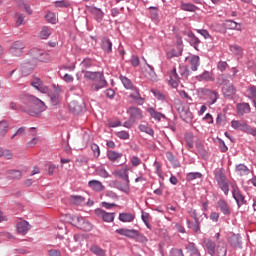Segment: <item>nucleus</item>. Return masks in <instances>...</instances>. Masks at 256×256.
<instances>
[{
	"label": "nucleus",
	"mask_w": 256,
	"mask_h": 256,
	"mask_svg": "<svg viewBox=\"0 0 256 256\" xmlns=\"http://www.w3.org/2000/svg\"><path fill=\"white\" fill-rule=\"evenodd\" d=\"M20 99L24 103L22 111L31 117H40L41 113L47 111V104L34 95L23 93L20 95Z\"/></svg>",
	"instance_id": "f257e3e1"
},
{
	"label": "nucleus",
	"mask_w": 256,
	"mask_h": 256,
	"mask_svg": "<svg viewBox=\"0 0 256 256\" xmlns=\"http://www.w3.org/2000/svg\"><path fill=\"white\" fill-rule=\"evenodd\" d=\"M52 89L48 88V92H46V95H48V97L50 98V105H52V107H59L61 105V101H63V96H61V88L54 84L52 86Z\"/></svg>",
	"instance_id": "f03ea898"
},
{
	"label": "nucleus",
	"mask_w": 256,
	"mask_h": 256,
	"mask_svg": "<svg viewBox=\"0 0 256 256\" xmlns=\"http://www.w3.org/2000/svg\"><path fill=\"white\" fill-rule=\"evenodd\" d=\"M231 127L238 131H243L244 133H248V135H253V137H256V129L249 126L245 121L232 120Z\"/></svg>",
	"instance_id": "7ed1b4c3"
},
{
	"label": "nucleus",
	"mask_w": 256,
	"mask_h": 256,
	"mask_svg": "<svg viewBox=\"0 0 256 256\" xmlns=\"http://www.w3.org/2000/svg\"><path fill=\"white\" fill-rule=\"evenodd\" d=\"M215 179L218 184L219 189L223 191L224 195H229V180L223 171L219 170L215 174Z\"/></svg>",
	"instance_id": "20e7f679"
},
{
	"label": "nucleus",
	"mask_w": 256,
	"mask_h": 256,
	"mask_svg": "<svg viewBox=\"0 0 256 256\" xmlns=\"http://www.w3.org/2000/svg\"><path fill=\"white\" fill-rule=\"evenodd\" d=\"M23 49H25V43L18 40L12 43L9 53L10 55H13V57H21L23 55Z\"/></svg>",
	"instance_id": "39448f33"
},
{
	"label": "nucleus",
	"mask_w": 256,
	"mask_h": 256,
	"mask_svg": "<svg viewBox=\"0 0 256 256\" xmlns=\"http://www.w3.org/2000/svg\"><path fill=\"white\" fill-rule=\"evenodd\" d=\"M116 233H118V235H122L123 237H127L128 239H137V237L141 235L138 230L127 228L117 229Z\"/></svg>",
	"instance_id": "423d86ee"
},
{
	"label": "nucleus",
	"mask_w": 256,
	"mask_h": 256,
	"mask_svg": "<svg viewBox=\"0 0 256 256\" xmlns=\"http://www.w3.org/2000/svg\"><path fill=\"white\" fill-rule=\"evenodd\" d=\"M202 95H206L210 99L208 105H215L217 103V99H219V93L215 90H211L208 88H203L201 90Z\"/></svg>",
	"instance_id": "0eeeda50"
},
{
	"label": "nucleus",
	"mask_w": 256,
	"mask_h": 256,
	"mask_svg": "<svg viewBox=\"0 0 256 256\" xmlns=\"http://www.w3.org/2000/svg\"><path fill=\"white\" fill-rule=\"evenodd\" d=\"M232 189V195L238 207H241V205H245V196L241 194V190H239V187H237V185L235 184H232Z\"/></svg>",
	"instance_id": "6e6552de"
},
{
	"label": "nucleus",
	"mask_w": 256,
	"mask_h": 256,
	"mask_svg": "<svg viewBox=\"0 0 256 256\" xmlns=\"http://www.w3.org/2000/svg\"><path fill=\"white\" fill-rule=\"evenodd\" d=\"M95 213H96L97 217H100L106 223H113V221L115 219V213L106 212L105 210H103L101 208L96 209Z\"/></svg>",
	"instance_id": "1a4fd4ad"
},
{
	"label": "nucleus",
	"mask_w": 256,
	"mask_h": 256,
	"mask_svg": "<svg viewBox=\"0 0 256 256\" xmlns=\"http://www.w3.org/2000/svg\"><path fill=\"white\" fill-rule=\"evenodd\" d=\"M29 53H30L31 57L36 59V61L45 62V61H47V59H49V55L47 53L43 52V50H40L39 48H33L32 50H30Z\"/></svg>",
	"instance_id": "9d476101"
},
{
	"label": "nucleus",
	"mask_w": 256,
	"mask_h": 256,
	"mask_svg": "<svg viewBox=\"0 0 256 256\" xmlns=\"http://www.w3.org/2000/svg\"><path fill=\"white\" fill-rule=\"evenodd\" d=\"M35 67H37V63H35V61H24L21 67L22 74L24 76L31 75Z\"/></svg>",
	"instance_id": "9b49d317"
},
{
	"label": "nucleus",
	"mask_w": 256,
	"mask_h": 256,
	"mask_svg": "<svg viewBox=\"0 0 256 256\" xmlns=\"http://www.w3.org/2000/svg\"><path fill=\"white\" fill-rule=\"evenodd\" d=\"M142 73L149 81H157V74L151 65L146 64V66L142 68Z\"/></svg>",
	"instance_id": "f8f14e48"
},
{
	"label": "nucleus",
	"mask_w": 256,
	"mask_h": 256,
	"mask_svg": "<svg viewBox=\"0 0 256 256\" xmlns=\"http://www.w3.org/2000/svg\"><path fill=\"white\" fill-rule=\"evenodd\" d=\"M32 87L37 89V91H40V93H49V87L43 85V81H41V78H34L31 82Z\"/></svg>",
	"instance_id": "ddd939ff"
},
{
	"label": "nucleus",
	"mask_w": 256,
	"mask_h": 256,
	"mask_svg": "<svg viewBox=\"0 0 256 256\" xmlns=\"http://www.w3.org/2000/svg\"><path fill=\"white\" fill-rule=\"evenodd\" d=\"M16 229L20 235H27V233H29V229H31V226L29 225V222L22 220L17 223Z\"/></svg>",
	"instance_id": "4468645a"
},
{
	"label": "nucleus",
	"mask_w": 256,
	"mask_h": 256,
	"mask_svg": "<svg viewBox=\"0 0 256 256\" xmlns=\"http://www.w3.org/2000/svg\"><path fill=\"white\" fill-rule=\"evenodd\" d=\"M187 63L190 65L192 71H197L199 65H201L200 58L197 55H192L186 58Z\"/></svg>",
	"instance_id": "2eb2a0df"
},
{
	"label": "nucleus",
	"mask_w": 256,
	"mask_h": 256,
	"mask_svg": "<svg viewBox=\"0 0 256 256\" xmlns=\"http://www.w3.org/2000/svg\"><path fill=\"white\" fill-rule=\"evenodd\" d=\"M237 93V88L232 83L226 84L222 87V95L224 97H233Z\"/></svg>",
	"instance_id": "dca6fc26"
},
{
	"label": "nucleus",
	"mask_w": 256,
	"mask_h": 256,
	"mask_svg": "<svg viewBox=\"0 0 256 256\" xmlns=\"http://www.w3.org/2000/svg\"><path fill=\"white\" fill-rule=\"evenodd\" d=\"M69 111L73 113V115H81V113H83V104H79L77 101H72L69 104Z\"/></svg>",
	"instance_id": "f3484780"
},
{
	"label": "nucleus",
	"mask_w": 256,
	"mask_h": 256,
	"mask_svg": "<svg viewBox=\"0 0 256 256\" xmlns=\"http://www.w3.org/2000/svg\"><path fill=\"white\" fill-rule=\"evenodd\" d=\"M131 121H137L143 118V111L137 107H132L129 109Z\"/></svg>",
	"instance_id": "a211bd4d"
},
{
	"label": "nucleus",
	"mask_w": 256,
	"mask_h": 256,
	"mask_svg": "<svg viewBox=\"0 0 256 256\" xmlns=\"http://www.w3.org/2000/svg\"><path fill=\"white\" fill-rule=\"evenodd\" d=\"M88 187L92 189V191H97L98 193L101 191H105V186L99 180H91L88 182Z\"/></svg>",
	"instance_id": "6ab92c4d"
},
{
	"label": "nucleus",
	"mask_w": 256,
	"mask_h": 256,
	"mask_svg": "<svg viewBox=\"0 0 256 256\" xmlns=\"http://www.w3.org/2000/svg\"><path fill=\"white\" fill-rule=\"evenodd\" d=\"M217 206L218 209H220L221 213H223V215H231V208L229 207L227 201L220 199L217 202Z\"/></svg>",
	"instance_id": "aec40b11"
},
{
	"label": "nucleus",
	"mask_w": 256,
	"mask_h": 256,
	"mask_svg": "<svg viewBox=\"0 0 256 256\" xmlns=\"http://www.w3.org/2000/svg\"><path fill=\"white\" fill-rule=\"evenodd\" d=\"M236 109H237L238 115H241V116L247 113H251V106L249 105V103H245V102L239 103L237 104Z\"/></svg>",
	"instance_id": "412c9836"
},
{
	"label": "nucleus",
	"mask_w": 256,
	"mask_h": 256,
	"mask_svg": "<svg viewBox=\"0 0 256 256\" xmlns=\"http://www.w3.org/2000/svg\"><path fill=\"white\" fill-rule=\"evenodd\" d=\"M169 84L175 88L179 87V75L177 74V69L173 68L170 72Z\"/></svg>",
	"instance_id": "4be33fe9"
},
{
	"label": "nucleus",
	"mask_w": 256,
	"mask_h": 256,
	"mask_svg": "<svg viewBox=\"0 0 256 256\" xmlns=\"http://www.w3.org/2000/svg\"><path fill=\"white\" fill-rule=\"evenodd\" d=\"M147 112L149 113L150 117H152V119H154L155 121H161V119H165L164 114L161 112H157V110H155V108L153 107H149L147 109Z\"/></svg>",
	"instance_id": "5701e85b"
},
{
	"label": "nucleus",
	"mask_w": 256,
	"mask_h": 256,
	"mask_svg": "<svg viewBox=\"0 0 256 256\" xmlns=\"http://www.w3.org/2000/svg\"><path fill=\"white\" fill-rule=\"evenodd\" d=\"M81 221H83V218L81 217L71 216L69 214L66 215V223H70V225H74V227L79 228Z\"/></svg>",
	"instance_id": "b1692460"
},
{
	"label": "nucleus",
	"mask_w": 256,
	"mask_h": 256,
	"mask_svg": "<svg viewBox=\"0 0 256 256\" xmlns=\"http://www.w3.org/2000/svg\"><path fill=\"white\" fill-rule=\"evenodd\" d=\"M135 220V215L131 213H120L119 221L122 223H132Z\"/></svg>",
	"instance_id": "393cba45"
},
{
	"label": "nucleus",
	"mask_w": 256,
	"mask_h": 256,
	"mask_svg": "<svg viewBox=\"0 0 256 256\" xmlns=\"http://www.w3.org/2000/svg\"><path fill=\"white\" fill-rule=\"evenodd\" d=\"M236 173L243 177L245 175H249V173H251V170L245 164H239L236 166Z\"/></svg>",
	"instance_id": "a878e982"
},
{
	"label": "nucleus",
	"mask_w": 256,
	"mask_h": 256,
	"mask_svg": "<svg viewBox=\"0 0 256 256\" xmlns=\"http://www.w3.org/2000/svg\"><path fill=\"white\" fill-rule=\"evenodd\" d=\"M9 133V122L6 120L0 121V137L3 138Z\"/></svg>",
	"instance_id": "bb28decb"
},
{
	"label": "nucleus",
	"mask_w": 256,
	"mask_h": 256,
	"mask_svg": "<svg viewBox=\"0 0 256 256\" xmlns=\"http://www.w3.org/2000/svg\"><path fill=\"white\" fill-rule=\"evenodd\" d=\"M204 245L208 250L209 255L211 256L215 255V247H216L215 242H213L212 240L206 239L204 240Z\"/></svg>",
	"instance_id": "cd10ccee"
},
{
	"label": "nucleus",
	"mask_w": 256,
	"mask_h": 256,
	"mask_svg": "<svg viewBox=\"0 0 256 256\" xmlns=\"http://www.w3.org/2000/svg\"><path fill=\"white\" fill-rule=\"evenodd\" d=\"M80 67H81L82 73H86L87 69H89L90 67H93V60H91V58H85L80 63Z\"/></svg>",
	"instance_id": "c85d7f7f"
},
{
	"label": "nucleus",
	"mask_w": 256,
	"mask_h": 256,
	"mask_svg": "<svg viewBox=\"0 0 256 256\" xmlns=\"http://www.w3.org/2000/svg\"><path fill=\"white\" fill-rule=\"evenodd\" d=\"M116 175L121 177L124 181H129V167L125 166L124 168L116 171Z\"/></svg>",
	"instance_id": "c756f323"
},
{
	"label": "nucleus",
	"mask_w": 256,
	"mask_h": 256,
	"mask_svg": "<svg viewBox=\"0 0 256 256\" xmlns=\"http://www.w3.org/2000/svg\"><path fill=\"white\" fill-rule=\"evenodd\" d=\"M51 28L47 27V26H43L41 31L38 34L39 39H49V37L51 36Z\"/></svg>",
	"instance_id": "7c9ffc66"
},
{
	"label": "nucleus",
	"mask_w": 256,
	"mask_h": 256,
	"mask_svg": "<svg viewBox=\"0 0 256 256\" xmlns=\"http://www.w3.org/2000/svg\"><path fill=\"white\" fill-rule=\"evenodd\" d=\"M117 189H119L123 193L129 194V192L131 191V188L129 186V180H124V182H120L117 185Z\"/></svg>",
	"instance_id": "2f4dec72"
},
{
	"label": "nucleus",
	"mask_w": 256,
	"mask_h": 256,
	"mask_svg": "<svg viewBox=\"0 0 256 256\" xmlns=\"http://www.w3.org/2000/svg\"><path fill=\"white\" fill-rule=\"evenodd\" d=\"M229 243L232 245V247H238V249H241V238L239 235H232L229 238Z\"/></svg>",
	"instance_id": "473e14b6"
},
{
	"label": "nucleus",
	"mask_w": 256,
	"mask_h": 256,
	"mask_svg": "<svg viewBox=\"0 0 256 256\" xmlns=\"http://www.w3.org/2000/svg\"><path fill=\"white\" fill-rule=\"evenodd\" d=\"M90 251L96 256H107L105 250L97 245L91 246Z\"/></svg>",
	"instance_id": "72a5a7b5"
},
{
	"label": "nucleus",
	"mask_w": 256,
	"mask_h": 256,
	"mask_svg": "<svg viewBox=\"0 0 256 256\" xmlns=\"http://www.w3.org/2000/svg\"><path fill=\"white\" fill-rule=\"evenodd\" d=\"M70 203L72 205H83V203H85V197L77 195L71 196Z\"/></svg>",
	"instance_id": "f704fd0d"
},
{
	"label": "nucleus",
	"mask_w": 256,
	"mask_h": 256,
	"mask_svg": "<svg viewBox=\"0 0 256 256\" xmlns=\"http://www.w3.org/2000/svg\"><path fill=\"white\" fill-rule=\"evenodd\" d=\"M107 157H108V159H109L110 161L115 162V161L121 159V157H123V154L118 153V152H115V151H113V150H110V151H108V153H107Z\"/></svg>",
	"instance_id": "c9c22d12"
},
{
	"label": "nucleus",
	"mask_w": 256,
	"mask_h": 256,
	"mask_svg": "<svg viewBox=\"0 0 256 256\" xmlns=\"http://www.w3.org/2000/svg\"><path fill=\"white\" fill-rule=\"evenodd\" d=\"M102 49L104 51H107V53H111V51L113 49V43H111V40L104 38L102 40Z\"/></svg>",
	"instance_id": "e433bc0d"
},
{
	"label": "nucleus",
	"mask_w": 256,
	"mask_h": 256,
	"mask_svg": "<svg viewBox=\"0 0 256 256\" xmlns=\"http://www.w3.org/2000/svg\"><path fill=\"white\" fill-rule=\"evenodd\" d=\"M78 229H81L82 231H91V229H93V225H91L89 221H85V219L82 218Z\"/></svg>",
	"instance_id": "4c0bfd02"
},
{
	"label": "nucleus",
	"mask_w": 256,
	"mask_h": 256,
	"mask_svg": "<svg viewBox=\"0 0 256 256\" xmlns=\"http://www.w3.org/2000/svg\"><path fill=\"white\" fill-rule=\"evenodd\" d=\"M8 179H21L22 174L19 170H9L6 173Z\"/></svg>",
	"instance_id": "58836bf2"
},
{
	"label": "nucleus",
	"mask_w": 256,
	"mask_h": 256,
	"mask_svg": "<svg viewBox=\"0 0 256 256\" xmlns=\"http://www.w3.org/2000/svg\"><path fill=\"white\" fill-rule=\"evenodd\" d=\"M91 13H93L96 21H103V16L105 15L103 11L99 8H92Z\"/></svg>",
	"instance_id": "ea45409f"
},
{
	"label": "nucleus",
	"mask_w": 256,
	"mask_h": 256,
	"mask_svg": "<svg viewBox=\"0 0 256 256\" xmlns=\"http://www.w3.org/2000/svg\"><path fill=\"white\" fill-rule=\"evenodd\" d=\"M180 9H182V11H190V12H195L197 11V6L191 4V3H182L180 6Z\"/></svg>",
	"instance_id": "a19ab883"
},
{
	"label": "nucleus",
	"mask_w": 256,
	"mask_h": 256,
	"mask_svg": "<svg viewBox=\"0 0 256 256\" xmlns=\"http://www.w3.org/2000/svg\"><path fill=\"white\" fill-rule=\"evenodd\" d=\"M187 250L189 251V253H191L194 256H201V254L199 253V249H197V246L195 245V243L188 244Z\"/></svg>",
	"instance_id": "79ce46f5"
},
{
	"label": "nucleus",
	"mask_w": 256,
	"mask_h": 256,
	"mask_svg": "<svg viewBox=\"0 0 256 256\" xmlns=\"http://www.w3.org/2000/svg\"><path fill=\"white\" fill-rule=\"evenodd\" d=\"M84 77L85 79H92V80H95L97 79L98 77H102V74L99 73V72H89V71H86L84 72Z\"/></svg>",
	"instance_id": "37998d69"
},
{
	"label": "nucleus",
	"mask_w": 256,
	"mask_h": 256,
	"mask_svg": "<svg viewBox=\"0 0 256 256\" xmlns=\"http://www.w3.org/2000/svg\"><path fill=\"white\" fill-rule=\"evenodd\" d=\"M187 225L189 229H192L194 233H201V224L194 223L191 224V220H187Z\"/></svg>",
	"instance_id": "c03bdc74"
},
{
	"label": "nucleus",
	"mask_w": 256,
	"mask_h": 256,
	"mask_svg": "<svg viewBox=\"0 0 256 256\" xmlns=\"http://www.w3.org/2000/svg\"><path fill=\"white\" fill-rule=\"evenodd\" d=\"M217 83L219 85H223V87H225V85H229V78L227 77V75L221 74L217 78Z\"/></svg>",
	"instance_id": "a18cd8bd"
},
{
	"label": "nucleus",
	"mask_w": 256,
	"mask_h": 256,
	"mask_svg": "<svg viewBox=\"0 0 256 256\" xmlns=\"http://www.w3.org/2000/svg\"><path fill=\"white\" fill-rule=\"evenodd\" d=\"M45 18H46V21L48 23H52V25H55V23H57V15H55V13L53 12H48Z\"/></svg>",
	"instance_id": "49530a36"
},
{
	"label": "nucleus",
	"mask_w": 256,
	"mask_h": 256,
	"mask_svg": "<svg viewBox=\"0 0 256 256\" xmlns=\"http://www.w3.org/2000/svg\"><path fill=\"white\" fill-rule=\"evenodd\" d=\"M200 78L202 79V81H211V82L215 81V76H213V73L208 71L204 72L200 76Z\"/></svg>",
	"instance_id": "de8ad7c7"
},
{
	"label": "nucleus",
	"mask_w": 256,
	"mask_h": 256,
	"mask_svg": "<svg viewBox=\"0 0 256 256\" xmlns=\"http://www.w3.org/2000/svg\"><path fill=\"white\" fill-rule=\"evenodd\" d=\"M121 81L125 87V89H134L135 86H133V82L129 80V78L125 76H121Z\"/></svg>",
	"instance_id": "09e8293b"
},
{
	"label": "nucleus",
	"mask_w": 256,
	"mask_h": 256,
	"mask_svg": "<svg viewBox=\"0 0 256 256\" xmlns=\"http://www.w3.org/2000/svg\"><path fill=\"white\" fill-rule=\"evenodd\" d=\"M106 85H107V81L100 79V81L98 83H94L92 85V89L94 91H99V89H103V87H106Z\"/></svg>",
	"instance_id": "8fccbe9b"
},
{
	"label": "nucleus",
	"mask_w": 256,
	"mask_h": 256,
	"mask_svg": "<svg viewBox=\"0 0 256 256\" xmlns=\"http://www.w3.org/2000/svg\"><path fill=\"white\" fill-rule=\"evenodd\" d=\"M139 129L142 133H147V135H153L155 133L152 128L145 124H140Z\"/></svg>",
	"instance_id": "3c124183"
},
{
	"label": "nucleus",
	"mask_w": 256,
	"mask_h": 256,
	"mask_svg": "<svg viewBox=\"0 0 256 256\" xmlns=\"http://www.w3.org/2000/svg\"><path fill=\"white\" fill-rule=\"evenodd\" d=\"M149 9H150L151 19H152L153 21H157V20L159 19L158 8L151 6Z\"/></svg>",
	"instance_id": "603ef678"
},
{
	"label": "nucleus",
	"mask_w": 256,
	"mask_h": 256,
	"mask_svg": "<svg viewBox=\"0 0 256 256\" xmlns=\"http://www.w3.org/2000/svg\"><path fill=\"white\" fill-rule=\"evenodd\" d=\"M230 51H231L234 55H242V53H243V48H241V46H239V45H231V46H230Z\"/></svg>",
	"instance_id": "864d4df0"
},
{
	"label": "nucleus",
	"mask_w": 256,
	"mask_h": 256,
	"mask_svg": "<svg viewBox=\"0 0 256 256\" xmlns=\"http://www.w3.org/2000/svg\"><path fill=\"white\" fill-rule=\"evenodd\" d=\"M202 175L199 172H191L187 174V181H194V179H201Z\"/></svg>",
	"instance_id": "5fc2aeb1"
},
{
	"label": "nucleus",
	"mask_w": 256,
	"mask_h": 256,
	"mask_svg": "<svg viewBox=\"0 0 256 256\" xmlns=\"http://www.w3.org/2000/svg\"><path fill=\"white\" fill-rule=\"evenodd\" d=\"M188 38L191 45H199V43H201V41H199V38H197V36H195V34L193 33H188Z\"/></svg>",
	"instance_id": "6e6d98bb"
},
{
	"label": "nucleus",
	"mask_w": 256,
	"mask_h": 256,
	"mask_svg": "<svg viewBox=\"0 0 256 256\" xmlns=\"http://www.w3.org/2000/svg\"><path fill=\"white\" fill-rule=\"evenodd\" d=\"M19 8L24 9L29 15H33V10L31 9V6L29 4L22 2L19 4Z\"/></svg>",
	"instance_id": "4d7b16f0"
},
{
	"label": "nucleus",
	"mask_w": 256,
	"mask_h": 256,
	"mask_svg": "<svg viewBox=\"0 0 256 256\" xmlns=\"http://www.w3.org/2000/svg\"><path fill=\"white\" fill-rule=\"evenodd\" d=\"M1 153V157H3L4 159H13V152H11V150H3L2 148Z\"/></svg>",
	"instance_id": "13d9d810"
},
{
	"label": "nucleus",
	"mask_w": 256,
	"mask_h": 256,
	"mask_svg": "<svg viewBox=\"0 0 256 256\" xmlns=\"http://www.w3.org/2000/svg\"><path fill=\"white\" fill-rule=\"evenodd\" d=\"M130 162L132 167H139V165L141 164V160L137 156H132L130 159Z\"/></svg>",
	"instance_id": "bf43d9fd"
},
{
	"label": "nucleus",
	"mask_w": 256,
	"mask_h": 256,
	"mask_svg": "<svg viewBox=\"0 0 256 256\" xmlns=\"http://www.w3.org/2000/svg\"><path fill=\"white\" fill-rule=\"evenodd\" d=\"M116 136L119 138V139H123V140H126V139H129V132L127 131H119L116 133Z\"/></svg>",
	"instance_id": "052dcab7"
},
{
	"label": "nucleus",
	"mask_w": 256,
	"mask_h": 256,
	"mask_svg": "<svg viewBox=\"0 0 256 256\" xmlns=\"http://www.w3.org/2000/svg\"><path fill=\"white\" fill-rule=\"evenodd\" d=\"M91 149L94 153V157H99L101 155V150L99 149V145L97 144H92Z\"/></svg>",
	"instance_id": "680f3d73"
},
{
	"label": "nucleus",
	"mask_w": 256,
	"mask_h": 256,
	"mask_svg": "<svg viewBox=\"0 0 256 256\" xmlns=\"http://www.w3.org/2000/svg\"><path fill=\"white\" fill-rule=\"evenodd\" d=\"M132 91H134L132 94H130V97H131L132 99H136V100L141 99V94H139V89H137V87L134 86V88L132 89Z\"/></svg>",
	"instance_id": "e2e57ef3"
},
{
	"label": "nucleus",
	"mask_w": 256,
	"mask_h": 256,
	"mask_svg": "<svg viewBox=\"0 0 256 256\" xmlns=\"http://www.w3.org/2000/svg\"><path fill=\"white\" fill-rule=\"evenodd\" d=\"M186 143L190 149H193V134H187L185 136Z\"/></svg>",
	"instance_id": "0e129e2a"
},
{
	"label": "nucleus",
	"mask_w": 256,
	"mask_h": 256,
	"mask_svg": "<svg viewBox=\"0 0 256 256\" xmlns=\"http://www.w3.org/2000/svg\"><path fill=\"white\" fill-rule=\"evenodd\" d=\"M227 27H229L230 29H237V31H239V24L233 20L227 21Z\"/></svg>",
	"instance_id": "69168bd1"
},
{
	"label": "nucleus",
	"mask_w": 256,
	"mask_h": 256,
	"mask_svg": "<svg viewBox=\"0 0 256 256\" xmlns=\"http://www.w3.org/2000/svg\"><path fill=\"white\" fill-rule=\"evenodd\" d=\"M196 31H197V33L202 35V37H204V39H210L211 38V35L209 34V31H207L205 29L196 30Z\"/></svg>",
	"instance_id": "338daca9"
},
{
	"label": "nucleus",
	"mask_w": 256,
	"mask_h": 256,
	"mask_svg": "<svg viewBox=\"0 0 256 256\" xmlns=\"http://www.w3.org/2000/svg\"><path fill=\"white\" fill-rule=\"evenodd\" d=\"M248 94L250 97H256V87L252 86L248 89Z\"/></svg>",
	"instance_id": "774afa93"
}]
</instances>
